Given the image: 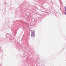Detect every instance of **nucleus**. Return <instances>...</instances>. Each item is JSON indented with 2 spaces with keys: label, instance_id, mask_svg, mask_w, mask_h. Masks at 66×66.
<instances>
[{
  "label": "nucleus",
  "instance_id": "1",
  "mask_svg": "<svg viewBox=\"0 0 66 66\" xmlns=\"http://www.w3.org/2000/svg\"><path fill=\"white\" fill-rule=\"evenodd\" d=\"M31 32H32V34H31V36L32 37H35V31L34 30H32L31 31Z\"/></svg>",
  "mask_w": 66,
  "mask_h": 66
},
{
  "label": "nucleus",
  "instance_id": "2",
  "mask_svg": "<svg viewBox=\"0 0 66 66\" xmlns=\"http://www.w3.org/2000/svg\"><path fill=\"white\" fill-rule=\"evenodd\" d=\"M65 15H66V12H65Z\"/></svg>",
  "mask_w": 66,
  "mask_h": 66
}]
</instances>
